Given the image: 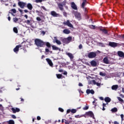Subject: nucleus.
I'll use <instances>...</instances> for the list:
<instances>
[{"instance_id": "nucleus-1", "label": "nucleus", "mask_w": 124, "mask_h": 124, "mask_svg": "<svg viewBox=\"0 0 124 124\" xmlns=\"http://www.w3.org/2000/svg\"><path fill=\"white\" fill-rule=\"evenodd\" d=\"M34 42L35 45L37 47L41 48L42 47H44V46H45V42L40 39H35L34 40Z\"/></svg>"}, {"instance_id": "nucleus-2", "label": "nucleus", "mask_w": 124, "mask_h": 124, "mask_svg": "<svg viewBox=\"0 0 124 124\" xmlns=\"http://www.w3.org/2000/svg\"><path fill=\"white\" fill-rule=\"evenodd\" d=\"M83 117L84 118H89V117L90 118H93V119L94 118V115L93 114V111H88L85 112V114H83Z\"/></svg>"}, {"instance_id": "nucleus-3", "label": "nucleus", "mask_w": 124, "mask_h": 124, "mask_svg": "<svg viewBox=\"0 0 124 124\" xmlns=\"http://www.w3.org/2000/svg\"><path fill=\"white\" fill-rule=\"evenodd\" d=\"M73 14L74 15L75 17H76V18L78 19V21H80V20L82 19V15H81V13L78 12L74 11Z\"/></svg>"}, {"instance_id": "nucleus-4", "label": "nucleus", "mask_w": 124, "mask_h": 124, "mask_svg": "<svg viewBox=\"0 0 124 124\" xmlns=\"http://www.w3.org/2000/svg\"><path fill=\"white\" fill-rule=\"evenodd\" d=\"M109 46L110 47H112V48H115L116 47H118V46H120V44L115 42H109L108 43Z\"/></svg>"}, {"instance_id": "nucleus-5", "label": "nucleus", "mask_w": 124, "mask_h": 124, "mask_svg": "<svg viewBox=\"0 0 124 124\" xmlns=\"http://www.w3.org/2000/svg\"><path fill=\"white\" fill-rule=\"evenodd\" d=\"M88 57L89 59H93L96 57V52H91L88 54Z\"/></svg>"}, {"instance_id": "nucleus-6", "label": "nucleus", "mask_w": 124, "mask_h": 124, "mask_svg": "<svg viewBox=\"0 0 124 124\" xmlns=\"http://www.w3.org/2000/svg\"><path fill=\"white\" fill-rule=\"evenodd\" d=\"M63 25H64V26H67L70 28H73V25L70 23L69 20H67L66 21H64L63 22Z\"/></svg>"}, {"instance_id": "nucleus-7", "label": "nucleus", "mask_w": 124, "mask_h": 124, "mask_svg": "<svg viewBox=\"0 0 124 124\" xmlns=\"http://www.w3.org/2000/svg\"><path fill=\"white\" fill-rule=\"evenodd\" d=\"M18 4L19 6L20 7V8H25L26 7V6L27 5V3L26 2L19 1L18 2Z\"/></svg>"}, {"instance_id": "nucleus-8", "label": "nucleus", "mask_w": 124, "mask_h": 124, "mask_svg": "<svg viewBox=\"0 0 124 124\" xmlns=\"http://www.w3.org/2000/svg\"><path fill=\"white\" fill-rule=\"evenodd\" d=\"M21 47H22V45L21 44L16 46L15 48H14V52L16 54H18V52H19V48H21Z\"/></svg>"}, {"instance_id": "nucleus-9", "label": "nucleus", "mask_w": 124, "mask_h": 124, "mask_svg": "<svg viewBox=\"0 0 124 124\" xmlns=\"http://www.w3.org/2000/svg\"><path fill=\"white\" fill-rule=\"evenodd\" d=\"M66 55L70 58L71 61H72L73 59H74V56H73V54L71 53L66 52Z\"/></svg>"}, {"instance_id": "nucleus-10", "label": "nucleus", "mask_w": 124, "mask_h": 124, "mask_svg": "<svg viewBox=\"0 0 124 124\" xmlns=\"http://www.w3.org/2000/svg\"><path fill=\"white\" fill-rule=\"evenodd\" d=\"M71 6L73 9H74L75 10H77L78 8H77V6L75 4L74 2H72L71 3Z\"/></svg>"}, {"instance_id": "nucleus-11", "label": "nucleus", "mask_w": 124, "mask_h": 124, "mask_svg": "<svg viewBox=\"0 0 124 124\" xmlns=\"http://www.w3.org/2000/svg\"><path fill=\"white\" fill-rule=\"evenodd\" d=\"M117 55L120 58H124V52H123L122 51H118L117 52Z\"/></svg>"}, {"instance_id": "nucleus-12", "label": "nucleus", "mask_w": 124, "mask_h": 124, "mask_svg": "<svg viewBox=\"0 0 124 124\" xmlns=\"http://www.w3.org/2000/svg\"><path fill=\"white\" fill-rule=\"evenodd\" d=\"M13 113H17L18 112L20 111V108H12L11 109Z\"/></svg>"}, {"instance_id": "nucleus-13", "label": "nucleus", "mask_w": 124, "mask_h": 124, "mask_svg": "<svg viewBox=\"0 0 124 124\" xmlns=\"http://www.w3.org/2000/svg\"><path fill=\"white\" fill-rule=\"evenodd\" d=\"M86 93L87 94H90V93H91V94H94V91L93 90L87 89L86 90Z\"/></svg>"}, {"instance_id": "nucleus-14", "label": "nucleus", "mask_w": 124, "mask_h": 124, "mask_svg": "<svg viewBox=\"0 0 124 124\" xmlns=\"http://www.w3.org/2000/svg\"><path fill=\"white\" fill-rule=\"evenodd\" d=\"M50 14L53 17H58L59 16V15L54 11H51Z\"/></svg>"}, {"instance_id": "nucleus-15", "label": "nucleus", "mask_w": 124, "mask_h": 124, "mask_svg": "<svg viewBox=\"0 0 124 124\" xmlns=\"http://www.w3.org/2000/svg\"><path fill=\"white\" fill-rule=\"evenodd\" d=\"M103 62L106 64H109V60H108V57H106L103 59Z\"/></svg>"}, {"instance_id": "nucleus-16", "label": "nucleus", "mask_w": 124, "mask_h": 124, "mask_svg": "<svg viewBox=\"0 0 124 124\" xmlns=\"http://www.w3.org/2000/svg\"><path fill=\"white\" fill-rule=\"evenodd\" d=\"M46 61L47 63H48V64L50 65V66H53V62H52V60H51L49 58H46Z\"/></svg>"}, {"instance_id": "nucleus-17", "label": "nucleus", "mask_w": 124, "mask_h": 124, "mask_svg": "<svg viewBox=\"0 0 124 124\" xmlns=\"http://www.w3.org/2000/svg\"><path fill=\"white\" fill-rule=\"evenodd\" d=\"M99 30L101 31H102L103 32H104V33H105V34H108V31H107V30H106V29H103L101 28V27H99Z\"/></svg>"}, {"instance_id": "nucleus-18", "label": "nucleus", "mask_w": 124, "mask_h": 124, "mask_svg": "<svg viewBox=\"0 0 124 124\" xmlns=\"http://www.w3.org/2000/svg\"><path fill=\"white\" fill-rule=\"evenodd\" d=\"M92 66L95 67L96 65H97V63L95 62L94 60H93L90 62Z\"/></svg>"}, {"instance_id": "nucleus-19", "label": "nucleus", "mask_w": 124, "mask_h": 124, "mask_svg": "<svg viewBox=\"0 0 124 124\" xmlns=\"http://www.w3.org/2000/svg\"><path fill=\"white\" fill-rule=\"evenodd\" d=\"M83 9H84V16H85L86 17L89 18V16L88 15V12L87 8H84Z\"/></svg>"}, {"instance_id": "nucleus-20", "label": "nucleus", "mask_w": 124, "mask_h": 124, "mask_svg": "<svg viewBox=\"0 0 124 124\" xmlns=\"http://www.w3.org/2000/svg\"><path fill=\"white\" fill-rule=\"evenodd\" d=\"M118 88H119V86L118 85H114L111 87V90H113V91H117V90H118Z\"/></svg>"}, {"instance_id": "nucleus-21", "label": "nucleus", "mask_w": 124, "mask_h": 124, "mask_svg": "<svg viewBox=\"0 0 124 124\" xmlns=\"http://www.w3.org/2000/svg\"><path fill=\"white\" fill-rule=\"evenodd\" d=\"M58 7L60 10L62 11L63 10V5L61 3H59L58 4Z\"/></svg>"}, {"instance_id": "nucleus-22", "label": "nucleus", "mask_w": 124, "mask_h": 124, "mask_svg": "<svg viewBox=\"0 0 124 124\" xmlns=\"http://www.w3.org/2000/svg\"><path fill=\"white\" fill-rule=\"evenodd\" d=\"M27 7L29 10H32V5H31V3H29L27 5Z\"/></svg>"}, {"instance_id": "nucleus-23", "label": "nucleus", "mask_w": 124, "mask_h": 124, "mask_svg": "<svg viewBox=\"0 0 124 124\" xmlns=\"http://www.w3.org/2000/svg\"><path fill=\"white\" fill-rule=\"evenodd\" d=\"M105 101L107 103H109V102H111V98H110L109 97H106L105 98Z\"/></svg>"}, {"instance_id": "nucleus-24", "label": "nucleus", "mask_w": 124, "mask_h": 124, "mask_svg": "<svg viewBox=\"0 0 124 124\" xmlns=\"http://www.w3.org/2000/svg\"><path fill=\"white\" fill-rule=\"evenodd\" d=\"M83 2L81 4V7L82 8L84 9L85 8V4H87V0H82Z\"/></svg>"}, {"instance_id": "nucleus-25", "label": "nucleus", "mask_w": 124, "mask_h": 124, "mask_svg": "<svg viewBox=\"0 0 124 124\" xmlns=\"http://www.w3.org/2000/svg\"><path fill=\"white\" fill-rule=\"evenodd\" d=\"M63 33H65V34H69L70 33V31L68 29H64L63 31Z\"/></svg>"}, {"instance_id": "nucleus-26", "label": "nucleus", "mask_w": 124, "mask_h": 124, "mask_svg": "<svg viewBox=\"0 0 124 124\" xmlns=\"http://www.w3.org/2000/svg\"><path fill=\"white\" fill-rule=\"evenodd\" d=\"M117 99L119 100L120 103L121 104H123V103H124V99H122L120 97H117Z\"/></svg>"}, {"instance_id": "nucleus-27", "label": "nucleus", "mask_w": 124, "mask_h": 124, "mask_svg": "<svg viewBox=\"0 0 124 124\" xmlns=\"http://www.w3.org/2000/svg\"><path fill=\"white\" fill-rule=\"evenodd\" d=\"M54 39L55 40L56 43L58 44V45H61V44H62V42H61V41L58 40L56 37H54Z\"/></svg>"}, {"instance_id": "nucleus-28", "label": "nucleus", "mask_w": 124, "mask_h": 124, "mask_svg": "<svg viewBox=\"0 0 124 124\" xmlns=\"http://www.w3.org/2000/svg\"><path fill=\"white\" fill-rule=\"evenodd\" d=\"M46 45V46L47 47V48H51V44L50 43L47 42H45V46Z\"/></svg>"}, {"instance_id": "nucleus-29", "label": "nucleus", "mask_w": 124, "mask_h": 124, "mask_svg": "<svg viewBox=\"0 0 124 124\" xmlns=\"http://www.w3.org/2000/svg\"><path fill=\"white\" fill-rule=\"evenodd\" d=\"M52 50H54L55 51H58V50H60L59 47H57L56 46H52Z\"/></svg>"}, {"instance_id": "nucleus-30", "label": "nucleus", "mask_w": 124, "mask_h": 124, "mask_svg": "<svg viewBox=\"0 0 124 124\" xmlns=\"http://www.w3.org/2000/svg\"><path fill=\"white\" fill-rule=\"evenodd\" d=\"M66 39L67 41H68V43H70V42H71V41L72 40V37L69 36Z\"/></svg>"}, {"instance_id": "nucleus-31", "label": "nucleus", "mask_w": 124, "mask_h": 124, "mask_svg": "<svg viewBox=\"0 0 124 124\" xmlns=\"http://www.w3.org/2000/svg\"><path fill=\"white\" fill-rule=\"evenodd\" d=\"M62 41L63 43H64V44H68V43H69L67 41V39H66V38L63 39Z\"/></svg>"}, {"instance_id": "nucleus-32", "label": "nucleus", "mask_w": 124, "mask_h": 124, "mask_svg": "<svg viewBox=\"0 0 124 124\" xmlns=\"http://www.w3.org/2000/svg\"><path fill=\"white\" fill-rule=\"evenodd\" d=\"M111 112L114 113H116V112H118V108H114L111 109Z\"/></svg>"}, {"instance_id": "nucleus-33", "label": "nucleus", "mask_w": 124, "mask_h": 124, "mask_svg": "<svg viewBox=\"0 0 124 124\" xmlns=\"http://www.w3.org/2000/svg\"><path fill=\"white\" fill-rule=\"evenodd\" d=\"M84 117V114H82L81 115H77L75 116V118H76L77 119H79L80 118H82Z\"/></svg>"}, {"instance_id": "nucleus-34", "label": "nucleus", "mask_w": 124, "mask_h": 124, "mask_svg": "<svg viewBox=\"0 0 124 124\" xmlns=\"http://www.w3.org/2000/svg\"><path fill=\"white\" fill-rule=\"evenodd\" d=\"M8 124H15V122H14V121H13L12 120H10L8 122Z\"/></svg>"}, {"instance_id": "nucleus-35", "label": "nucleus", "mask_w": 124, "mask_h": 124, "mask_svg": "<svg viewBox=\"0 0 124 124\" xmlns=\"http://www.w3.org/2000/svg\"><path fill=\"white\" fill-rule=\"evenodd\" d=\"M107 104H108V103H107V104L103 103V108H102L103 111H105V107H106V105Z\"/></svg>"}, {"instance_id": "nucleus-36", "label": "nucleus", "mask_w": 124, "mask_h": 124, "mask_svg": "<svg viewBox=\"0 0 124 124\" xmlns=\"http://www.w3.org/2000/svg\"><path fill=\"white\" fill-rule=\"evenodd\" d=\"M13 31L15 32V33H18V29L16 27H14L13 28Z\"/></svg>"}, {"instance_id": "nucleus-37", "label": "nucleus", "mask_w": 124, "mask_h": 124, "mask_svg": "<svg viewBox=\"0 0 124 124\" xmlns=\"http://www.w3.org/2000/svg\"><path fill=\"white\" fill-rule=\"evenodd\" d=\"M89 28L90 29H92L93 30H95V26L93 25H90Z\"/></svg>"}, {"instance_id": "nucleus-38", "label": "nucleus", "mask_w": 124, "mask_h": 124, "mask_svg": "<svg viewBox=\"0 0 124 124\" xmlns=\"http://www.w3.org/2000/svg\"><path fill=\"white\" fill-rule=\"evenodd\" d=\"M71 113H73V114H75V113H76V112H77V110L73 108L71 110Z\"/></svg>"}, {"instance_id": "nucleus-39", "label": "nucleus", "mask_w": 124, "mask_h": 124, "mask_svg": "<svg viewBox=\"0 0 124 124\" xmlns=\"http://www.w3.org/2000/svg\"><path fill=\"white\" fill-rule=\"evenodd\" d=\"M9 11H10V12H12V13H14V14L16 13V9H12Z\"/></svg>"}, {"instance_id": "nucleus-40", "label": "nucleus", "mask_w": 124, "mask_h": 124, "mask_svg": "<svg viewBox=\"0 0 124 124\" xmlns=\"http://www.w3.org/2000/svg\"><path fill=\"white\" fill-rule=\"evenodd\" d=\"M56 76L58 79H61L62 77V75L61 74H57Z\"/></svg>"}, {"instance_id": "nucleus-41", "label": "nucleus", "mask_w": 124, "mask_h": 124, "mask_svg": "<svg viewBox=\"0 0 124 124\" xmlns=\"http://www.w3.org/2000/svg\"><path fill=\"white\" fill-rule=\"evenodd\" d=\"M19 20V19H18L17 18H13V21L14 22H15V23H17V22H18V21Z\"/></svg>"}, {"instance_id": "nucleus-42", "label": "nucleus", "mask_w": 124, "mask_h": 124, "mask_svg": "<svg viewBox=\"0 0 124 124\" xmlns=\"http://www.w3.org/2000/svg\"><path fill=\"white\" fill-rule=\"evenodd\" d=\"M99 74H100V76H103V77H104L106 75V74L103 73L102 72H100L99 73Z\"/></svg>"}, {"instance_id": "nucleus-43", "label": "nucleus", "mask_w": 124, "mask_h": 124, "mask_svg": "<svg viewBox=\"0 0 124 124\" xmlns=\"http://www.w3.org/2000/svg\"><path fill=\"white\" fill-rule=\"evenodd\" d=\"M62 5H66V0H64L63 2H62Z\"/></svg>"}, {"instance_id": "nucleus-44", "label": "nucleus", "mask_w": 124, "mask_h": 124, "mask_svg": "<svg viewBox=\"0 0 124 124\" xmlns=\"http://www.w3.org/2000/svg\"><path fill=\"white\" fill-rule=\"evenodd\" d=\"M25 23H27V25H31V20H27L26 21H25Z\"/></svg>"}, {"instance_id": "nucleus-45", "label": "nucleus", "mask_w": 124, "mask_h": 124, "mask_svg": "<svg viewBox=\"0 0 124 124\" xmlns=\"http://www.w3.org/2000/svg\"><path fill=\"white\" fill-rule=\"evenodd\" d=\"M59 111H60V112H63V111H64V110H63V109L62 108H59Z\"/></svg>"}, {"instance_id": "nucleus-46", "label": "nucleus", "mask_w": 124, "mask_h": 124, "mask_svg": "<svg viewBox=\"0 0 124 124\" xmlns=\"http://www.w3.org/2000/svg\"><path fill=\"white\" fill-rule=\"evenodd\" d=\"M43 0H35V2L37 3H38V2H42Z\"/></svg>"}, {"instance_id": "nucleus-47", "label": "nucleus", "mask_w": 124, "mask_h": 124, "mask_svg": "<svg viewBox=\"0 0 124 124\" xmlns=\"http://www.w3.org/2000/svg\"><path fill=\"white\" fill-rule=\"evenodd\" d=\"M65 124H70V122L66 120H65Z\"/></svg>"}, {"instance_id": "nucleus-48", "label": "nucleus", "mask_w": 124, "mask_h": 124, "mask_svg": "<svg viewBox=\"0 0 124 124\" xmlns=\"http://www.w3.org/2000/svg\"><path fill=\"white\" fill-rule=\"evenodd\" d=\"M45 52H46V53H49V52H50V50H49L48 48H46Z\"/></svg>"}, {"instance_id": "nucleus-49", "label": "nucleus", "mask_w": 124, "mask_h": 124, "mask_svg": "<svg viewBox=\"0 0 124 124\" xmlns=\"http://www.w3.org/2000/svg\"><path fill=\"white\" fill-rule=\"evenodd\" d=\"M70 112H71V109H68L67 110L66 114H69V113H70Z\"/></svg>"}, {"instance_id": "nucleus-50", "label": "nucleus", "mask_w": 124, "mask_h": 124, "mask_svg": "<svg viewBox=\"0 0 124 124\" xmlns=\"http://www.w3.org/2000/svg\"><path fill=\"white\" fill-rule=\"evenodd\" d=\"M41 8H42L44 10H45V11H47V9H46V8H45V7L42 6L41 7Z\"/></svg>"}, {"instance_id": "nucleus-51", "label": "nucleus", "mask_w": 124, "mask_h": 124, "mask_svg": "<svg viewBox=\"0 0 124 124\" xmlns=\"http://www.w3.org/2000/svg\"><path fill=\"white\" fill-rule=\"evenodd\" d=\"M63 15L65 16V17H66L67 16V14L66 13V12H63Z\"/></svg>"}, {"instance_id": "nucleus-52", "label": "nucleus", "mask_w": 124, "mask_h": 124, "mask_svg": "<svg viewBox=\"0 0 124 124\" xmlns=\"http://www.w3.org/2000/svg\"><path fill=\"white\" fill-rule=\"evenodd\" d=\"M89 109V107L86 106L85 107L83 108V110H88Z\"/></svg>"}, {"instance_id": "nucleus-53", "label": "nucleus", "mask_w": 124, "mask_h": 124, "mask_svg": "<svg viewBox=\"0 0 124 124\" xmlns=\"http://www.w3.org/2000/svg\"><path fill=\"white\" fill-rule=\"evenodd\" d=\"M92 82L93 84V85H96V81H95V80H93Z\"/></svg>"}, {"instance_id": "nucleus-54", "label": "nucleus", "mask_w": 124, "mask_h": 124, "mask_svg": "<svg viewBox=\"0 0 124 124\" xmlns=\"http://www.w3.org/2000/svg\"><path fill=\"white\" fill-rule=\"evenodd\" d=\"M36 20H37V21H41V18L39 17H37Z\"/></svg>"}, {"instance_id": "nucleus-55", "label": "nucleus", "mask_w": 124, "mask_h": 124, "mask_svg": "<svg viewBox=\"0 0 124 124\" xmlns=\"http://www.w3.org/2000/svg\"><path fill=\"white\" fill-rule=\"evenodd\" d=\"M96 86H99L101 85V83L99 82H96Z\"/></svg>"}, {"instance_id": "nucleus-56", "label": "nucleus", "mask_w": 124, "mask_h": 124, "mask_svg": "<svg viewBox=\"0 0 124 124\" xmlns=\"http://www.w3.org/2000/svg\"><path fill=\"white\" fill-rule=\"evenodd\" d=\"M79 49H82L83 48V46L81 44H80L78 46Z\"/></svg>"}, {"instance_id": "nucleus-57", "label": "nucleus", "mask_w": 124, "mask_h": 124, "mask_svg": "<svg viewBox=\"0 0 124 124\" xmlns=\"http://www.w3.org/2000/svg\"><path fill=\"white\" fill-rule=\"evenodd\" d=\"M121 118L122 119V121L123 122V120H124V114H121Z\"/></svg>"}, {"instance_id": "nucleus-58", "label": "nucleus", "mask_w": 124, "mask_h": 124, "mask_svg": "<svg viewBox=\"0 0 124 124\" xmlns=\"http://www.w3.org/2000/svg\"><path fill=\"white\" fill-rule=\"evenodd\" d=\"M37 120L38 121H40V120H41V117H40V116H37Z\"/></svg>"}, {"instance_id": "nucleus-59", "label": "nucleus", "mask_w": 124, "mask_h": 124, "mask_svg": "<svg viewBox=\"0 0 124 124\" xmlns=\"http://www.w3.org/2000/svg\"><path fill=\"white\" fill-rule=\"evenodd\" d=\"M12 118H13V119H16V116L14 115H12L11 116Z\"/></svg>"}, {"instance_id": "nucleus-60", "label": "nucleus", "mask_w": 124, "mask_h": 124, "mask_svg": "<svg viewBox=\"0 0 124 124\" xmlns=\"http://www.w3.org/2000/svg\"><path fill=\"white\" fill-rule=\"evenodd\" d=\"M9 13L10 14H11V15H12V16H15V15H14V13H12V12H11L10 11L9 12Z\"/></svg>"}, {"instance_id": "nucleus-61", "label": "nucleus", "mask_w": 124, "mask_h": 124, "mask_svg": "<svg viewBox=\"0 0 124 124\" xmlns=\"http://www.w3.org/2000/svg\"><path fill=\"white\" fill-rule=\"evenodd\" d=\"M23 50L24 51V53H27V49L26 48H23Z\"/></svg>"}, {"instance_id": "nucleus-62", "label": "nucleus", "mask_w": 124, "mask_h": 124, "mask_svg": "<svg viewBox=\"0 0 124 124\" xmlns=\"http://www.w3.org/2000/svg\"><path fill=\"white\" fill-rule=\"evenodd\" d=\"M120 96H121L122 98H124V95L123 94H120Z\"/></svg>"}, {"instance_id": "nucleus-63", "label": "nucleus", "mask_w": 124, "mask_h": 124, "mask_svg": "<svg viewBox=\"0 0 124 124\" xmlns=\"http://www.w3.org/2000/svg\"><path fill=\"white\" fill-rule=\"evenodd\" d=\"M78 86H79V87H83V84L81 83H79L78 84Z\"/></svg>"}, {"instance_id": "nucleus-64", "label": "nucleus", "mask_w": 124, "mask_h": 124, "mask_svg": "<svg viewBox=\"0 0 124 124\" xmlns=\"http://www.w3.org/2000/svg\"><path fill=\"white\" fill-rule=\"evenodd\" d=\"M114 124H119V122H117V121H114Z\"/></svg>"}]
</instances>
